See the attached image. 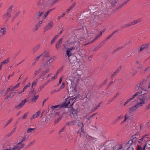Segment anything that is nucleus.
Segmentation results:
<instances>
[{
    "label": "nucleus",
    "instance_id": "nucleus-1",
    "mask_svg": "<svg viewBox=\"0 0 150 150\" xmlns=\"http://www.w3.org/2000/svg\"><path fill=\"white\" fill-rule=\"evenodd\" d=\"M150 91V81L147 88H145L142 86H141V97L143 99L141 100V105L142 104H144L145 100L147 99L149 96L147 94L148 92Z\"/></svg>",
    "mask_w": 150,
    "mask_h": 150
},
{
    "label": "nucleus",
    "instance_id": "nucleus-2",
    "mask_svg": "<svg viewBox=\"0 0 150 150\" xmlns=\"http://www.w3.org/2000/svg\"><path fill=\"white\" fill-rule=\"evenodd\" d=\"M140 137V135L139 134L136 133L135 135H133L131 137L130 139L128 141L127 144H125L126 146V147L127 148L131 146L134 145L135 144L136 141L138 140V139ZM140 140V139H139Z\"/></svg>",
    "mask_w": 150,
    "mask_h": 150
},
{
    "label": "nucleus",
    "instance_id": "nucleus-3",
    "mask_svg": "<svg viewBox=\"0 0 150 150\" xmlns=\"http://www.w3.org/2000/svg\"><path fill=\"white\" fill-rule=\"evenodd\" d=\"M54 59V58L51 57L50 58V59L47 60L46 62L44 64V67L47 68L45 70L43 71L42 72V75L43 76H44L46 73H48L50 71V69L48 67L50 66V64L53 62Z\"/></svg>",
    "mask_w": 150,
    "mask_h": 150
},
{
    "label": "nucleus",
    "instance_id": "nucleus-4",
    "mask_svg": "<svg viewBox=\"0 0 150 150\" xmlns=\"http://www.w3.org/2000/svg\"><path fill=\"white\" fill-rule=\"evenodd\" d=\"M62 107L61 105H57L54 106H52L51 107V109L52 110V113L50 115V119L51 120L53 119L54 117L57 115H59V114L58 112H55L54 110L55 108H58L57 110H59V109Z\"/></svg>",
    "mask_w": 150,
    "mask_h": 150
},
{
    "label": "nucleus",
    "instance_id": "nucleus-5",
    "mask_svg": "<svg viewBox=\"0 0 150 150\" xmlns=\"http://www.w3.org/2000/svg\"><path fill=\"white\" fill-rule=\"evenodd\" d=\"M75 98H69L66 99L64 106L65 107H69L72 105L74 102L73 101L75 99Z\"/></svg>",
    "mask_w": 150,
    "mask_h": 150
},
{
    "label": "nucleus",
    "instance_id": "nucleus-6",
    "mask_svg": "<svg viewBox=\"0 0 150 150\" xmlns=\"http://www.w3.org/2000/svg\"><path fill=\"white\" fill-rule=\"evenodd\" d=\"M70 81H71V87L72 88H73V90H72V91L73 92H74V93H76V85H74V82L73 81H71V80H68L67 81V84H68L69 83Z\"/></svg>",
    "mask_w": 150,
    "mask_h": 150
},
{
    "label": "nucleus",
    "instance_id": "nucleus-7",
    "mask_svg": "<svg viewBox=\"0 0 150 150\" xmlns=\"http://www.w3.org/2000/svg\"><path fill=\"white\" fill-rule=\"evenodd\" d=\"M27 102V100L26 99H25L24 100H23L21 103L19 104L16 105L15 106V108L17 109H19L22 108L24 105L25 103Z\"/></svg>",
    "mask_w": 150,
    "mask_h": 150
},
{
    "label": "nucleus",
    "instance_id": "nucleus-8",
    "mask_svg": "<svg viewBox=\"0 0 150 150\" xmlns=\"http://www.w3.org/2000/svg\"><path fill=\"white\" fill-rule=\"evenodd\" d=\"M76 122H77V125L78 126L80 127H81V132H80V135H81L82 134V133H83V124L82 122H79L78 120H76Z\"/></svg>",
    "mask_w": 150,
    "mask_h": 150
},
{
    "label": "nucleus",
    "instance_id": "nucleus-9",
    "mask_svg": "<svg viewBox=\"0 0 150 150\" xmlns=\"http://www.w3.org/2000/svg\"><path fill=\"white\" fill-rule=\"evenodd\" d=\"M149 44L146 43L143 44L141 46V52L147 49L149 47Z\"/></svg>",
    "mask_w": 150,
    "mask_h": 150
},
{
    "label": "nucleus",
    "instance_id": "nucleus-10",
    "mask_svg": "<svg viewBox=\"0 0 150 150\" xmlns=\"http://www.w3.org/2000/svg\"><path fill=\"white\" fill-rule=\"evenodd\" d=\"M53 25L52 22L51 21L45 27V30H47L52 28Z\"/></svg>",
    "mask_w": 150,
    "mask_h": 150
},
{
    "label": "nucleus",
    "instance_id": "nucleus-11",
    "mask_svg": "<svg viewBox=\"0 0 150 150\" xmlns=\"http://www.w3.org/2000/svg\"><path fill=\"white\" fill-rule=\"evenodd\" d=\"M10 16L11 15L10 13L9 12H7L6 14L3 16V18H4L5 19L6 21H7Z\"/></svg>",
    "mask_w": 150,
    "mask_h": 150
},
{
    "label": "nucleus",
    "instance_id": "nucleus-12",
    "mask_svg": "<svg viewBox=\"0 0 150 150\" xmlns=\"http://www.w3.org/2000/svg\"><path fill=\"white\" fill-rule=\"evenodd\" d=\"M78 112V111L77 109H73L72 114L73 115V117L77 119V114Z\"/></svg>",
    "mask_w": 150,
    "mask_h": 150
},
{
    "label": "nucleus",
    "instance_id": "nucleus-13",
    "mask_svg": "<svg viewBox=\"0 0 150 150\" xmlns=\"http://www.w3.org/2000/svg\"><path fill=\"white\" fill-rule=\"evenodd\" d=\"M42 54L44 58L50 56L49 52L47 51H45Z\"/></svg>",
    "mask_w": 150,
    "mask_h": 150
},
{
    "label": "nucleus",
    "instance_id": "nucleus-14",
    "mask_svg": "<svg viewBox=\"0 0 150 150\" xmlns=\"http://www.w3.org/2000/svg\"><path fill=\"white\" fill-rule=\"evenodd\" d=\"M40 113V112L39 111H38L36 113L33 115L32 117L30 119H33L38 117L39 116Z\"/></svg>",
    "mask_w": 150,
    "mask_h": 150
},
{
    "label": "nucleus",
    "instance_id": "nucleus-15",
    "mask_svg": "<svg viewBox=\"0 0 150 150\" xmlns=\"http://www.w3.org/2000/svg\"><path fill=\"white\" fill-rule=\"evenodd\" d=\"M55 8H53L52 9H50L48 10L47 12L44 15V16L43 17V18L44 19H45L47 16V15H48L49 13L52 11V10L54 9Z\"/></svg>",
    "mask_w": 150,
    "mask_h": 150
},
{
    "label": "nucleus",
    "instance_id": "nucleus-16",
    "mask_svg": "<svg viewBox=\"0 0 150 150\" xmlns=\"http://www.w3.org/2000/svg\"><path fill=\"white\" fill-rule=\"evenodd\" d=\"M76 122V121H72L70 122H68L66 123V125L69 126H73L75 125Z\"/></svg>",
    "mask_w": 150,
    "mask_h": 150
},
{
    "label": "nucleus",
    "instance_id": "nucleus-17",
    "mask_svg": "<svg viewBox=\"0 0 150 150\" xmlns=\"http://www.w3.org/2000/svg\"><path fill=\"white\" fill-rule=\"evenodd\" d=\"M136 110V109L134 106L131 107L129 108V110L130 113L134 112Z\"/></svg>",
    "mask_w": 150,
    "mask_h": 150
},
{
    "label": "nucleus",
    "instance_id": "nucleus-18",
    "mask_svg": "<svg viewBox=\"0 0 150 150\" xmlns=\"http://www.w3.org/2000/svg\"><path fill=\"white\" fill-rule=\"evenodd\" d=\"M140 93L139 92H136L135 94H134V95H133L130 98V99L132 100H134L135 97L137 96Z\"/></svg>",
    "mask_w": 150,
    "mask_h": 150
},
{
    "label": "nucleus",
    "instance_id": "nucleus-19",
    "mask_svg": "<svg viewBox=\"0 0 150 150\" xmlns=\"http://www.w3.org/2000/svg\"><path fill=\"white\" fill-rule=\"evenodd\" d=\"M40 47V44L37 45L33 49V52L35 53L36 52Z\"/></svg>",
    "mask_w": 150,
    "mask_h": 150
},
{
    "label": "nucleus",
    "instance_id": "nucleus-20",
    "mask_svg": "<svg viewBox=\"0 0 150 150\" xmlns=\"http://www.w3.org/2000/svg\"><path fill=\"white\" fill-rule=\"evenodd\" d=\"M9 62V60L8 59H7L5 61H4L3 62L1 63L0 67L1 68L2 65L4 64H6Z\"/></svg>",
    "mask_w": 150,
    "mask_h": 150
},
{
    "label": "nucleus",
    "instance_id": "nucleus-21",
    "mask_svg": "<svg viewBox=\"0 0 150 150\" xmlns=\"http://www.w3.org/2000/svg\"><path fill=\"white\" fill-rule=\"evenodd\" d=\"M42 23V21H40L35 26V30H37L41 26V24Z\"/></svg>",
    "mask_w": 150,
    "mask_h": 150
},
{
    "label": "nucleus",
    "instance_id": "nucleus-22",
    "mask_svg": "<svg viewBox=\"0 0 150 150\" xmlns=\"http://www.w3.org/2000/svg\"><path fill=\"white\" fill-rule=\"evenodd\" d=\"M63 114L60 115L57 119L55 121V123L57 124L59 122L60 120L63 118Z\"/></svg>",
    "mask_w": 150,
    "mask_h": 150
},
{
    "label": "nucleus",
    "instance_id": "nucleus-23",
    "mask_svg": "<svg viewBox=\"0 0 150 150\" xmlns=\"http://www.w3.org/2000/svg\"><path fill=\"white\" fill-rule=\"evenodd\" d=\"M38 95L32 96L31 100L33 102H35V101L38 99Z\"/></svg>",
    "mask_w": 150,
    "mask_h": 150
},
{
    "label": "nucleus",
    "instance_id": "nucleus-24",
    "mask_svg": "<svg viewBox=\"0 0 150 150\" xmlns=\"http://www.w3.org/2000/svg\"><path fill=\"white\" fill-rule=\"evenodd\" d=\"M117 1L116 0H112L111 1V4L112 6H114L117 4Z\"/></svg>",
    "mask_w": 150,
    "mask_h": 150
},
{
    "label": "nucleus",
    "instance_id": "nucleus-25",
    "mask_svg": "<svg viewBox=\"0 0 150 150\" xmlns=\"http://www.w3.org/2000/svg\"><path fill=\"white\" fill-rule=\"evenodd\" d=\"M66 54L69 57H70L72 54L71 52L67 49V50L66 51Z\"/></svg>",
    "mask_w": 150,
    "mask_h": 150
},
{
    "label": "nucleus",
    "instance_id": "nucleus-26",
    "mask_svg": "<svg viewBox=\"0 0 150 150\" xmlns=\"http://www.w3.org/2000/svg\"><path fill=\"white\" fill-rule=\"evenodd\" d=\"M15 94V92H11V94L9 96H6V98L5 99H8L9 98H11Z\"/></svg>",
    "mask_w": 150,
    "mask_h": 150
},
{
    "label": "nucleus",
    "instance_id": "nucleus-27",
    "mask_svg": "<svg viewBox=\"0 0 150 150\" xmlns=\"http://www.w3.org/2000/svg\"><path fill=\"white\" fill-rule=\"evenodd\" d=\"M100 35H97L96 37L94 39V40H93V41H91V43H92V42H93L95 40H97V39L99 37H100V36H101L102 34V32L101 31H100Z\"/></svg>",
    "mask_w": 150,
    "mask_h": 150
},
{
    "label": "nucleus",
    "instance_id": "nucleus-28",
    "mask_svg": "<svg viewBox=\"0 0 150 150\" xmlns=\"http://www.w3.org/2000/svg\"><path fill=\"white\" fill-rule=\"evenodd\" d=\"M57 77L56 76V75H54V76H52L51 79H49L47 81V83H48L50 82V81H53L55 79L57 78Z\"/></svg>",
    "mask_w": 150,
    "mask_h": 150
},
{
    "label": "nucleus",
    "instance_id": "nucleus-29",
    "mask_svg": "<svg viewBox=\"0 0 150 150\" xmlns=\"http://www.w3.org/2000/svg\"><path fill=\"white\" fill-rule=\"evenodd\" d=\"M140 21L139 20H135L133 22H131L130 24H129V26H131L132 25H134V24H135L136 23H137L138 22H139Z\"/></svg>",
    "mask_w": 150,
    "mask_h": 150
},
{
    "label": "nucleus",
    "instance_id": "nucleus-30",
    "mask_svg": "<svg viewBox=\"0 0 150 150\" xmlns=\"http://www.w3.org/2000/svg\"><path fill=\"white\" fill-rule=\"evenodd\" d=\"M147 134H146L142 137V138L141 139V142L143 141H145L146 139L147 138Z\"/></svg>",
    "mask_w": 150,
    "mask_h": 150
},
{
    "label": "nucleus",
    "instance_id": "nucleus-31",
    "mask_svg": "<svg viewBox=\"0 0 150 150\" xmlns=\"http://www.w3.org/2000/svg\"><path fill=\"white\" fill-rule=\"evenodd\" d=\"M35 129V128H28L27 131L26 132L27 133H31L32 131L34 130Z\"/></svg>",
    "mask_w": 150,
    "mask_h": 150
},
{
    "label": "nucleus",
    "instance_id": "nucleus-32",
    "mask_svg": "<svg viewBox=\"0 0 150 150\" xmlns=\"http://www.w3.org/2000/svg\"><path fill=\"white\" fill-rule=\"evenodd\" d=\"M140 86V83H138L137 84L135 87V89L136 91H138L139 90Z\"/></svg>",
    "mask_w": 150,
    "mask_h": 150
},
{
    "label": "nucleus",
    "instance_id": "nucleus-33",
    "mask_svg": "<svg viewBox=\"0 0 150 150\" xmlns=\"http://www.w3.org/2000/svg\"><path fill=\"white\" fill-rule=\"evenodd\" d=\"M44 12H39L37 15V16L38 18H39L43 14Z\"/></svg>",
    "mask_w": 150,
    "mask_h": 150
},
{
    "label": "nucleus",
    "instance_id": "nucleus-34",
    "mask_svg": "<svg viewBox=\"0 0 150 150\" xmlns=\"http://www.w3.org/2000/svg\"><path fill=\"white\" fill-rule=\"evenodd\" d=\"M141 105V103H138L136 104L135 105H134V107L136 108V110Z\"/></svg>",
    "mask_w": 150,
    "mask_h": 150
},
{
    "label": "nucleus",
    "instance_id": "nucleus-35",
    "mask_svg": "<svg viewBox=\"0 0 150 150\" xmlns=\"http://www.w3.org/2000/svg\"><path fill=\"white\" fill-rule=\"evenodd\" d=\"M141 105V103H138L136 104L135 105H134V107L136 108V110Z\"/></svg>",
    "mask_w": 150,
    "mask_h": 150
},
{
    "label": "nucleus",
    "instance_id": "nucleus-36",
    "mask_svg": "<svg viewBox=\"0 0 150 150\" xmlns=\"http://www.w3.org/2000/svg\"><path fill=\"white\" fill-rule=\"evenodd\" d=\"M70 51H71L72 50H74L75 49L76 50L77 49V47H75L73 46L70 48L67 49Z\"/></svg>",
    "mask_w": 150,
    "mask_h": 150
},
{
    "label": "nucleus",
    "instance_id": "nucleus-37",
    "mask_svg": "<svg viewBox=\"0 0 150 150\" xmlns=\"http://www.w3.org/2000/svg\"><path fill=\"white\" fill-rule=\"evenodd\" d=\"M60 0H55V1H53L51 4H48V5L50 6H52L55 3H57L58 1Z\"/></svg>",
    "mask_w": 150,
    "mask_h": 150
},
{
    "label": "nucleus",
    "instance_id": "nucleus-38",
    "mask_svg": "<svg viewBox=\"0 0 150 150\" xmlns=\"http://www.w3.org/2000/svg\"><path fill=\"white\" fill-rule=\"evenodd\" d=\"M4 29L5 28H1V30H0V32L1 33H2V35H3L4 34L5 32V31Z\"/></svg>",
    "mask_w": 150,
    "mask_h": 150
},
{
    "label": "nucleus",
    "instance_id": "nucleus-39",
    "mask_svg": "<svg viewBox=\"0 0 150 150\" xmlns=\"http://www.w3.org/2000/svg\"><path fill=\"white\" fill-rule=\"evenodd\" d=\"M20 84V83H18V84L16 85V86H14L11 89L12 91H13L16 88H18Z\"/></svg>",
    "mask_w": 150,
    "mask_h": 150
},
{
    "label": "nucleus",
    "instance_id": "nucleus-40",
    "mask_svg": "<svg viewBox=\"0 0 150 150\" xmlns=\"http://www.w3.org/2000/svg\"><path fill=\"white\" fill-rule=\"evenodd\" d=\"M41 69H39L38 70L35 71L34 74L35 76L36 75L39 73L41 72Z\"/></svg>",
    "mask_w": 150,
    "mask_h": 150
},
{
    "label": "nucleus",
    "instance_id": "nucleus-41",
    "mask_svg": "<svg viewBox=\"0 0 150 150\" xmlns=\"http://www.w3.org/2000/svg\"><path fill=\"white\" fill-rule=\"evenodd\" d=\"M62 38H61L60 39V40L58 42H57V43L56 45V46L57 47H58L59 44H61L62 43Z\"/></svg>",
    "mask_w": 150,
    "mask_h": 150
},
{
    "label": "nucleus",
    "instance_id": "nucleus-42",
    "mask_svg": "<svg viewBox=\"0 0 150 150\" xmlns=\"http://www.w3.org/2000/svg\"><path fill=\"white\" fill-rule=\"evenodd\" d=\"M37 83V82L36 81H34L33 82V83H32V85H31V86L32 89L33 88V87L34 86H35L36 85Z\"/></svg>",
    "mask_w": 150,
    "mask_h": 150
},
{
    "label": "nucleus",
    "instance_id": "nucleus-43",
    "mask_svg": "<svg viewBox=\"0 0 150 150\" xmlns=\"http://www.w3.org/2000/svg\"><path fill=\"white\" fill-rule=\"evenodd\" d=\"M57 36H55L53 39L51 41V44H53L55 42V40L57 38Z\"/></svg>",
    "mask_w": 150,
    "mask_h": 150
},
{
    "label": "nucleus",
    "instance_id": "nucleus-44",
    "mask_svg": "<svg viewBox=\"0 0 150 150\" xmlns=\"http://www.w3.org/2000/svg\"><path fill=\"white\" fill-rule=\"evenodd\" d=\"M31 85L30 83H29L27 85L25 86L23 88V89L25 91V90L27 89L28 87H29Z\"/></svg>",
    "mask_w": 150,
    "mask_h": 150
},
{
    "label": "nucleus",
    "instance_id": "nucleus-45",
    "mask_svg": "<svg viewBox=\"0 0 150 150\" xmlns=\"http://www.w3.org/2000/svg\"><path fill=\"white\" fill-rule=\"evenodd\" d=\"M59 91H60V89H58V90H54L52 91H51V94H54L57 92Z\"/></svg>",
    "mask_w": 150,
    "mask_h": 150
},
{
    "label": "nucleus",
    "instance_id": "nucleus-46",
    "mask_svg": "<svg viewBox=\"0 0 150 150\" xmlns=\"http://www.w3.org/2000/svg\"><path fill=\"white\" fill-rule=\"evenodd\" d=\"M119 72V70H117L116 71H115L113 73V74H112L111 75V77H113L115 75H116Z\"/></svg>",
    "mask_w": 150,
    "mask_h": 150
},
{
    "label": "nucleus",
    "instance_id": "nucleus-47",
    "mask_svg": "<svg viewBox=\"0 0 150 150\" xmlns=\"http://www.w3.org/2000/svg\"><path fill=\"white\" fill-rule=\"evenodd\" d=\"M64 86H65V83L64 82H63L62 84L61 85L60 88L59 89L60 90V89H63L64 87Z\"/></svg>",
    "mask_w": 150,
    "mask_h": 150
},
{
    "label": "nucleus",
    "instance_id": "nucleus-48",
    "mask_svg": "<svg viewBox=\"0 0 150 150\" xmlns=\"http://www.w3.org/2000/svg\"><path fill=\"white\" fill-rule=\"evenodd\" d=\"M72 9L69 6V7L66 10V12L67 13H68L69 11L71 10Z\"/></svg>",
    "mask_w": 150,
    "mask_h": 150
},
{
    "label": "nucleus",
    "instance_id": "nucleus-49",
    "mask_svg": "<svg viewBox=\"0 0 150 150\" xmlns=\"http://www.w3.org/2000/svg\"><path fill=\"white\" fill-rule=\"evenodd\" d=\"M43 2V0H40L39 1L38 3V5L39 6H40L41 5Z\"/></svg>",
    "mask_w": 150,
    "mask_h": 150
},
{
    "label": "nucleus",
    "instance_id": "nucleus-50",
    "mask_svg": "<svg viewBox=\"0 0 150 150\" xmlns=\"http://www.w3.org/2000/svg\"><path fill=\"white\" fill-rule=\"evenodd\" d=\"M27 115V113H25L24 114V115L22 116V117H21L22 119H25L26 118Z\"/></svg>",
    "mask_w": 150,
    "mask_h": 150
},
{
    "label": "nucleus",
    "instance_id": "nucleus-51",
    "mask_svg": "<svg viewBox=\"0 0 150 150\" xmlns=\"http://www.w3.org/2000/svg\"><path fill=\"white\" fill-rule=\"evenodd\" d=\"M131 100H130V98L129 99H127L125 103L124 104V105H126L127 104H128L129 102V101H130Z\"/></svg>",
    "mask_w": 150,
    "mask_h": 150
},
{
    "label": "nucleus",
    "instance_id": "nucleus-52",
    "mask_svg": "<svg viewBox=\"0 0 150 150\" xmlns=\"http://www.w3.org/2000/svg\"><path fill=\"white\" fill-rule=\"evenodd\" d=\"M25 90L23 89V90L22 91H19L18 92V95L20 96L21 95L22 93H24L25 92Z\"/></svg>",
    "mask_w": 150,
    "mask_h": 150
},
{
    "label": "nucleus",
    "instance_id": "nucleus-53",
    "mask_svg": "<svg viewBox=\"0 0 150 150\" xmlns=\"http://www.w3.org/2000/svg\"><path fill=\"white\" fill-rule=\"evenodd\" d=\"M42 55V54H41V55L37 57L35 59V61H38Z\"/></svg>",
    "mask_w": 150,
    "mask_h": 150
},
{
    "label": "nucleus",
    "instance_id": "nucleus-54",
    "mask_svg": "<svg viewBox=\"0 0 150 150\" xmlns=\"http://www.w3.org/2000/svg\"><path fill=\"white\" fill-rule=\"evenodd\" d=\"M123 115H121V116H119V117H118L117 118V121H119V120H121L122 118H123Z\"/></svg>",
    "mask_w": 150,
    "mask_h": 150
},
{
    "label": "nucleus",
    "instance_id": "nucleus-55",
    "mask_svg": "<svg viewBox=\"0 0 150 150\" xmlns=\"http://www.w3.org/2000/svg\"><path fill=\"white\" fill-rule=\"evenodd\" d=\"M76 6V3L75 2H74L72 5L70 6L72 9L73 8L75 7Z\"/></svg>",
    "mask_w": 150,
    "mask_h": 150
},
{
    "label": "nucleus",
    "instance_id": "nucleus-56",
    "mask_svg": "<svg viewBox=\"0 0 150 150\" xmlns=\"http://www.w3.org/2000/svg\"><path fill=\"white\" fill-rule=\"evenodd\" d=\"M100 47L99 46H97L96 47L94 48L93 49V51H96Z\"/></svg>",
    "mask_w": 150,
    "mask_h": 150
},
{
    "label": "nucleus",
    "instance_id": "nucleus-57",
    "mask_svg": "<svg viewBox=\"0 0 150 150\" xmlns=\"http://www.w3.org/2000/svg\"><path fill=\"white\" fill-rule=\"evenodd\" d=\"M12 120V118L8 120L6 123V125L7 126L9 124H10Z\"/></svg>",
    "mask_w": 150,
    "mask_h": 150
},
{
    "label": "nucleus",
    "instance_id": "nucleus-58",
    "mask_svg": "<svg viewBox=\"0 0 150 150\" xmlns=\"http://www.w3.org/2000/svg\"><path fill=\"white\" fill-rule=\"evenodd\" d=\"M129 117V115L128 114V113H126L125 116V119L126 120H127L128 117Z\"/></svg>",
    "mask_w": 150,
    "mask_h": 150
},
{
    "label": "nucleus",
    "instance_id": "nucleus-59",
    "mask_svg": "<svg viewBox=\"0 0 150 150\" xmlns=\"http://www.w3.org/2000/svg\"><path fill=\"white\" fill-rule=\"evenodd\" d=\"M35 142V141L33 140L29 144L28 146H32Z\"/></svg>",
    "mask_w": 150,
    "mask_h": 150
},
{
    "label": "nucleus",
    "instance_id": "nucleus-60",
    "mask_svg": "<svg viewBox=\"0 0 150 150\" xmlns=\"http://www.w3.org/2000/svg\"><path fill=\"white\" fill-rule=\"evenodd\" d=\"M26 137H24L21 140L20 142L22 143V142H23L26 139Z\"/></svg>",
    "mask_w": 150,
    "mask_h": 150
},
{
    "label": "nucleus",
    "instance_id": "nucleus-61",
    "mask_svg": "<svg viewBox=\"0 0 150 150\" xmlns=\"http://www.w3.org/2000/svg\"><path fill=\"white\" fill-rule=\"evenodd\" d=\"M13 5H11L8 8L9 11H11L12 10V9L13 8Z\"/></svg>",
    "mask_w": 150,
    "mask_h": 150
},
{
    "label": "nucleus",
    "instance_id": "nucleus-62",
    "mask_svg": "<svg viewBox=\"0 0 150 150\" xmlns=\"http://www.w3.org/2000/svg\"><path fill=\"white\" fill-rule=\"evenodd\" d=\"M5 90V89H3L0 91V93H1L2 94H3Z\"/></svg>",
    "mask_w": 150,
    "mask_h": 150
},
{
    "label": "nucleus",
    "instance_id": "nucleus-63",
    "mask_svg": "<svg viewBox=\"0 0 150 150\" xmlns=\"http://www.w3.org/2000/svg\"><path fill=\"white\" fill-rule=\"evenodd\" d=\"M123 147V145L122 144H120L119 146V147L118 148V149L117 150H121V149Z\"/></svg>",
    "mask_w": 150,
    "mask_h": 150
},
{
    "label": "nucleus",
    "instance_id": "nucleus-64",
    "mask_svg": "<svg viewBox=\"0 0 150 150\" xmlns=\"http://www.w3.org/2000/svg\"><path fill=\"white\" fill-rule=\"evenodd\" d=\"M141 147L139 144H137V150H140Z\"/></svg>",
    "mask_w": 150,
    "mask_h": 150
}]
</instances>
